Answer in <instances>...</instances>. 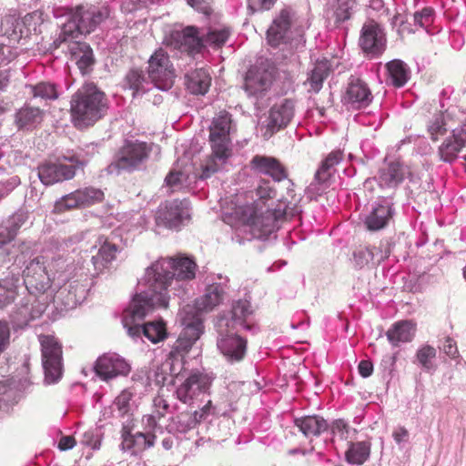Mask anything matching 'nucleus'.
Wrapping results in <instances>:
<instances>
[{"instance_id": "1", "label": "nucleus", "mask_w": 466, "mask_h": 466, "mask_svg": "<svg viewBox=\"0 0 466 466\" xmlns=\"http://www.w3.org/2000/svg\"><path fill=\"white\" fill-rule=\"evenodd\" d=\"M232 129V116L227 111L217 114L209 126L208 141L211 154L202 165L201 179L210 177L227 162L231 153L230 131Z\"/></svg>"}, {"instance_id": "2", "label": "nucleus", "mask_w": 466, "mask_h": 466, "mask_svg": "<svg viewBox=\"0 0 466 466\" xmlns=\"http://www.w3.org/2000/svg\"><path fill=\"white\" fill-rule=\"evenodd\" d=\"M222 220L233 229L240 226H249L260 233H275L279 229L291 233V228H286L283 224L287 223L286 213L280 209H268L258 214V208L253 204L238 206L233 211H223Z\"/></svg>"}, {"instance_id": "3", "label": "nucleus", "mask_w": 466, "mask_h": 466, "mask_svg": "<svg viewBox=\"0 0 466 466\" xmlns=\"http://www.w3.org/2000/svg\"><path fill=\"white\" fill-rule=\"evenodd\" d=\"M70 105L72 121L78 128L94 125L108 109L106 94L94 84L82 86L72 96Z\"/></svg>"}, {"instance_id": "4", "label": "nucleus", "mask_w": 466, "mask_h": 466, "mask_svg": "<svg viewBox=\"0 0 466 466\" xmlns=\"http://www.w3.org/2000/svg\"><path fill=\"white\" fill-rule=\"evenodd\" d=\"M306 23L303 18L289 6H285L276 14L267 31V38L270 46L290 44L295 48L303 46L305 40Z\"/></svg>"}, {"instance_id": "5", "label": "nucleus", "mask_w": 466, "mask_h": 466, "mask_svg": "<svg viewBox=\"0 0 466 466\" xmlns=\"http://www.w3.org/2000/svg\"><path fill=\"white\" fill-rule=\"evenodd\" d=\"M69 21L61 29L58 40L66 42L77 35H88L96 30L110 15V10L106 5H79L75 8H66Z\"/></svg>"}, {"instance_id": "6", "label": "nucleus", "mask_w": 466, "mask_h": 466, "mask_svg": "<svg viewBox=\"0 0 466 466\" xmlns=\"http://www.w3.org/2000/svg\"><path fill=\"white\" fill-rule=\"evenodd\" d=\"M197 264L194 259L178 255L175 258H161L147 268V276L155 279L161 290L167 289L174 278L179 280H191L196 276Z\"/></svg>"}, {"instance_id": "7", "label": "nucleus", "mask_w": 466, "mask_h": 466, "mask_svg": "<svg viewBox=\"0 0 466 466\" xmlns=\"http://www.w3.org/2000/svg\"><path fill=\"white\" fill-rule=\"evenodd\" d=\"M150 282V293H137L128 308L123 312L122 322L129 332V328L139 325L137 322L142 320L148 313L157 308L167 309L169 298L165 290H161L159 287L155 286V279H148Z\"/></svg>"}, {"instance_id": "8", "label": "nucleus", "mask_w": 466, "mask_h": 466, "mask_svg": "<svg viewBox=\"0 0 466 466\" xmlns=\"http://www.w3.org/2000/svg\"><path fill=\"white\" fill-rule=\"evenodd\" d=\"M192 309L187 305L182 310V325L184 326L177 339L172 346L164 366H169L171 376L177 377L178 372L174 369V361L180 359L183 362L184 357L192 349L195 342L200 338L203 332V323L199 316H191Z\"/></svg>"}, {"instance_id": "9", "label": "nucleus", "mask_w": 466, "mask_h": 466, "mask_svg": "<svg viewBox=\"0 0 466 466\" xmlns=\"http://www.w3.org/2000/svg\"><path fill=\"white\" fill-rule=\"evenodd\" d=\"M39 342L46 380L48 383L56 382L62 376V345L53 335H40Z\"/></svg>"}, {"instance_id": "10", "label": "nucleus", "mask_w": 466, "mask_h": 466, "mask_svg": "<svg viewBox=\"0 0 466 466\" xmlns=\"http://www.w3.org/2000/svg\"><path fill=\"white\" fill-rule=\"evenodd\" d=\"M149 155V148L146 143L126 141L124 146L116 154L113 162L108 165L107 172L118 174L121 170H133L139 167Z\"/></svg>"}, {"instance_id": "11", "label": "nucleus", "mask_w": 466, "mask_h": 466, "mask_svg": "<svg viewBox=\"0 0 466 466\" xmlns=\"http://www.w3.org/2000/svg\"><path fill=\"white\" fill-rule=\"evenodd\" d=\"M275 75V66L268 60L251 66L246 74L244 88L248 96L262 97L270 88Z\"/></svg>"}, {"instance_id": "12", "label": "nucleus", "mask_w": 466, "mask_h": 466, "mask_svg": "<svg viewBox=\"0 0 466 466\" xmlns=\"http://www.w3.org/2000/svg\"><path fill=\"white\" fill-rule=\"evenodd\" d=\"M148 78L160 90H168L174 84L175 73L167 54L157 49L148 60Z\"/></svg>"}, {"instance_id": "13", "label": "nucleus", "mask_w": 466, "mask_h": 466, "mask_svg": "<svg viewBox=\"0 0 466 466\" xmlns=\"http://www.w3.org/2000/svg\"><path fill=\"white\" fill-rule=\"evenodd\" d=\"M104 199V192L93 187L76 189L55 202L54 212L63 213L72 209L86 208Z\"/></svg>"}, {"instance_id": "14", "label": "nucleus", "mask_w": 466, "mask_h": 466, "mask_svg": "<svg viewBox=\"0 0 466 466\" xmlns=\"http://www.w3.org/2000/svg\"><path fill=\"white\" fill-rule=\"evenodd\" d=\"M386 43L385 32L377 21L370 19L364 23L359 39L364 53L371 57L379 56L385 51Z\"/></svg>"}, {"instance_id": "15", "label": "nucleus", "mask_w": 466, "mask_h": 466, "mask_svg": "<svg viewBox=\"0 0 466 466\" xmlns=\"http://www.w3.org/2000/svg\"><path fill=\"white\" fill-rule=\"evenodd\" d=\"M223 321L220 320L218 326V348L228 361H240L246 355L248 341L246 339L229 331L228 321L224 328Z\"/></svg>"}, {"instance_id": "16", "label": "nucleus", "mask_w": 466, "mask_h": 466, "mask_svg": "<svg viewBox=\"0 0 466 466\" xmlns=\"http://www.w3.org/2000/svg\"><path fill=\"white\" fill-rule=\"evenodd\" d=\"M188 204L186 199L167 201L161 204L156 214V223L166 229H178L183 220L189 217Z\"/></svg>"}, {"instance_id": "17", "label": "nucleus", "mask_w": 466, "mask_h": 466, "mask_svg": "<svg viewBox=\"0 0 466 466\" xmlns=\"http://www.w3.org/2000/svg\"><path fill=\"white\" fill-rule=\"evenodd\" d=\"M295 114V102L286 98L279 104H275L269 110L267 123L262 126L263 137L270 138L274 134L285 128L292 120Z\"/></svg>"}, {"instance_id": "18", "label": "nucleus", "mask_w": 466, "mask_h": 466, "mask_svg": "<svg viewBox=\"0 0 466 466\" xmlns=\"http://www.w3.org/2000/svg\"><path fill=\"white\" fill-rule=\"evenodd\" d=\"M24 281L30 292L44 293L51 287V279L44 259H32L24 270Z\"/></svg>"}, {"instance_id": "19", "label": "nucleus", "mask_w": 466, "mask_h": 466, "mask_svg": "<svg viewBox=\"0 0 466 466\" xmlns=\"http://www.w3.org/2000/svg\"><path fill=\"white\" fill-rule=\"evenodd\" d=\"M130 370V365L126 360L115 353L100 356L95 364L96 374L103 380H109L118 376H127Z\"/></svg>"}, {"instance_id": "20", "label": "nucleus", "mask_w": 466, "mask_h": 466, "mask_svg": "<svg viewBox=\"0 0 466 466\" xmlns=\"http://www.w3.org/2000/svg\"><path fill=\"white\" fill-rule=\"evenodd\" d=\"M210 385L211 379L208 375L195 371L177 387L176 395L181 402L191 404L200 393L208 390Z\"/></svg>"}, {"instance_id": "21", "label": "nucleus", "mask_w": 466, "mask_h": 466, "mask_svg": "<svg viewBox=\"0 0 466 466\" xmlns=\"http://www.w3.org/2000/svg\"><path fill=\"white\" fill-rule=\"evenodd\" d=\"M393 203L387 198L375 202L364 218L366 228L370 231L383 230L393 222Z\"/></svg>"}, {"instance_id": "22", "label": "nucleus", "mask_w": 466, "mask_h": 466, "mask_svg": "<svg viewBox=\"0 0 466 466\" xmlns=\"http://www.w3.org/2000/svg\"><path fill=\"white\" fill-rule=\"evenodd\" d=\"M171 40L175 48L190 56L200 53L205 47L204 34L200 36L198 28L193 25L174 31Z\"/></svg>"}, {"instance_id": "23", "label": "nucleus", "mask_w": 466, "mask_h": 466, "mask_svg": "<svg viewBox=\"0 0 466 466\" xmlns=\"http://www.w3.org/2000/svg\"><path fill=\"white\" fill-rule=\"evenodd\" d=\"M250 166L256 173L270 177L274 183L280 184L281 179L288 177L286 167L273 157L256 155L252 157Z\"/></svg>"}, {"instance_id": "24", "label": "nucleus", "mask_w": 466, "mask_h": 466, "mask_svg": "<svg viewBox=\"0 0 466 466\" xmlns=\"http://www.w3.org/2000/svg\"><path fill=\"white\" fill-rule=\"evenodd\" d=\"M372 94L365 82L359 78L352 79L342 97V102L352 109L367 107L372 101Z\"/></svg>"}, {"instance_id": "25", "label": "nucleus", "mask_w": 466, "mask_h": 466, "mask_svg": "<svg viewBox=\"0 0 466 466\" xmlns=\"http://www.w3.org/2000/svg\"><path fill=\"white\" fill-rule=\"evenodd\" d=\"M76 175L74 165H66L61 162L46 163L38 167V177L41 182L46 186L69 180Z\"/></svg>"}, {"instance_id": "26", "label": "nucleus", "mask_w": 466, "mask_h": 466, "mask_svg": "<svg viewBox=\"0 0 466 466\" xmlns=\"http://www.w3.org/2000/svg\"><path fill=\"white\" fill-rule=\"evenodd\" d=\"M131 431V426L128 424L123 425L121 430V446L124 451H129L132 454L137 455L154 446L156 441L154 434H145L142 432L133 434Z\"/></svg>"}, {"instance_id": "27", "label": "nucleus", "mask_w": 466, "mask_h": 466, "mask_svg": "<svg viewBox=\"0 0 466 466\" xmlns=\"http://www.w3.org/2000/svg\"><path fill=\"white\" fill-rule=\"evenodd\" d=\"M225 290L221 284H211L207 287L205 294L195 301L191 316L200 312H209L218 307L224 299Z\"/></svg>"}, {"instance_id": "28", "label": "nucleus", "mask_w": 466, "mask_h": 466, "mask_svg": "<svg viewBox=\"0 0 466 466\" xmlns=\"http://www.w3.org/2000/svg\"><path fill=\"white\" fill-rule=\"evenodd\" d=\"M71 60L75 61L83 75L89 73L95 64L93 51L89 45L84 42H71L67 48Z\"/></svg>"}, {"instance_id": "29", "label": "nucleus", "mask_w": 466, "mask_h": 466, "mask_svg": "<svg viewBox=\"0 0 466 466\" xmlns=\"http://www.w3.org/2000/svg\"><path fill=\"white\" fill-rule=\"evenodd\" d=\"M128 334L132 337H140L142 334L152 343L164 340L167 336V327L163 320L149 321L143 325H135L129 328Z\"/></svg>"}, {"instance_id": "30", "label": "nucleus", "mask_w": 466, "mask_h": 466, "mask_svg": "<svg viewBox=\"0 0 466 466\" xmlns=\"http://www.w3.org/2000/svg\"><path fill=\"white\" fill-rule=\"evenodd\" d=\"M415 331L416 324L411 320H400L387 330L386 336L392 346L398 347L400 343L410 342L415 336Z\"/></svg>"}, {"instance_id": "31", "label": "nucleus", "mask_w": 466, "mask_h": 466, "mask_svg": "<svg viewBox=\"0 0 466 466\" xmlns=\"http://www.w3.org/2000/svg\"><path fill=\"white\" fill-rule=\"evenodd\" d=\"M408 173L407 168L399 162H391L380 168L379 172V184L381 187L394 188L398 187Z\"/></svg>"}, {"instance_id": "32", "label": "nucleus", "mask_w": 466, "mask_h": 466, "mask_svg": "<svg viewBox=\"0 0 466 466\" xmlns=\"http://www.w3.org/2000/svg\"><path fill=\"white\" fill-rule=\"evenodd\" d=\"M210 84L211 76L205 68H196L185 76L186 87L193 95H205Z\"/></svg>"}, {"instance_id": "33", "label": "nucleus", "mask_w": 466, "mask_h": 466, "mask_svg": "<svg viewBox=\"0 0 466 466\" xmlns=\"http://www.w3.org/2000/svg\"><path fill=\"white\" fill-rule=\"evenodd\" d=\"M19 274L9 273L0 279V309H5L15 301L19 296Z\"/></svg>"}, {"instance_id": "34", "label": "nucleus", "mask_w": 466, "mask_h": 466, "mask_svg": "<svg viewBox=\"0 0 466 466\" xmlns=\"http://www.w3.org/2000/svg\"><path fill=\"white\" fill-rule=\"evenodd\" d=\"M465 144L466 130H454L452 136L447 138L439 148L441 158L446 162H452Z\"/></svg>"}, {"instance_id": "35", "label": "nucleus", "mask_w": 466, "mask_h": 466, "mask_svg": "<svg viewBox=\"0 0 466 466\" xmlns=\"http://www.w3.org/2000/svg\"><path fill=\"white\" fill-rule=\"evenodd\" d=\"M370 441H350L345 451V460L350 464L362 465L370 459Z\"/></svg>"}, {"instance_id": "36", "label": "nucleus", "mask_w": 466, "mask_h": 466, "mask_svg": "<svg viewBox=\"0 0 466 466\" xmlns=\"http://www.w3.org/2000/svg\"><path fill=\"white\" fill-rule=\"evenodd\" d=\"M295 425L306 437L319 436L329 428L328 422L319 416H305L295 420Z\"/></svg>"}, {"instance_id": "37", "label": "nucleus", "mask_w": 466, "mask_h": 466, "mask_svg": "<svg viewBox=\"0 0 466 466\" xmlns=\"http://www.w3.org/2000/svg\"><path fill=\"white\" fill-rule=\"evenodd\" d=\"M116 246L106 241L100 247L97 254L92 257L96 276L102 274L108 268L110 263L116 258Z\"/></svg>"}, {"instance_id": "38", "label": "nucleus", "mask_w": 466, "mask_h": 466, "mask_svg": "<svg viewBox=\"0 0 466 466\" xmlns=\"http://www.w3.org/2000/svg\"><path fill=\"white\" fill-rule=\"evenodd\" d=\"M148 76L138 68H131L127 71L124 78V86L133 91V96L138 94H144L149 90L147 86L151 83Z\"/></svg>"}, {"instance_id": "39", "label": "nucleus", "mask_w": 466, "mask_h": 466, "mask_svg": "<svg viewBox=\"0 0 466 466\" xmlns=\"http://www.w3.org/2000/svg\"><path fill=\"white\" fill-rule=\"evenodd\" d=\"M388 71V80L395 87L403 86L410 78V69L408 66L400 59H394L386 65Z\"/></svg>"}, {"instance_id": "40", "label": "nucleus", "mask_w": 466, "mask_h": 466, "mask_svg": "<svg viewBox=\"0 0 466 466\" xmlns=\"http://www.w3.org/2000/svg\"><path fill=\"white\" fill-rule=\"evenodd\" d=\"M43 120V111L38 107L25 106L15 114V124L19 129L31 128Z\"/></svg>"}, {"instance_id": "41", "label": "nucleus", "mask_w": 466, "mask_h": 466, "mask_svg": "<svg viewBox=\"0 0 466 466\" xmlns=\"http://www.w3.org/2000/svg\"><path fill=\"white\" fill-rule=\"evenodd\" d=\"M342 159L341 151H333L321 162L320 167L315 174V179L319 184L326 183L335 171V166L338 165Z\"/></svg>"}, {"instance_id": "42", "label": "nucleus", "mask_w": 466, "mask_h": 466, "mask_svg": "<svg viewBox=\"0 0 466 466\" xmlns=\"http://www.w3.org/2000/svg\"><path fill=\"white\" fill-rule=\"evenodd\" d=\"M329 71L330 66L327 59L318 61L307 80L310 86V90L315 93L319 92L322 88L323 82L328 77Z\"/></svg>"}, {"instance_id": "43", "label": "nucleus", "mask_w": 466, "mask_h": 466, "mask_svg": "<svg viewBox=\"0 0 466 466\" xmlns=\"http://www.w3.org/2000/svg\"><path fill=\"white\" fill-rule=\"evenodd\" d=\"M23 24L13 15H5L0 22V35L10 41L18 42L22 37Z\"/></svg>"}, {"instance_id": "44", "label": "nucleus", "mask_w": 466, "mask_h": 466, "mask_svg": "<svg viewBox=\"0 0 466 466\" xmlns=\"http://www.w3.org/2000/svg\"><path fill=\"white\" fill-rule=\"evenodd\" d=\"M33 222L25 212H17L10 216L3 224L7 233H16L19 230H28Z\"/></svg>"}, {"instance_id": "45", "label": "nucleus", "mask_w": 466, "mask_h": 466, "mask_svg": "<svg viewBox=\"0 0 466 466\" xmlns=\"http://www.w3.org/2000/svg\"><path fill=\"white\" fill-rule=\"evenodd\" d=\"M232 319L239 322L247 329H251L253 325L247 323V319L253 313L250 302L248 300H238L232 307Z\"/></svg>"}, {"instance_id": "46", "label": "nucleus", "mask_w": 466, "mask_h": 466, "mask_svg": "<svg viewBox=\"0 0 466 466\" xmlns=\"http://www.w3.org/2000/svg\"><path fill=\"white\" fill-rule=\"evenodd\" d=\"M97 146L94 143L85 144L83 147H78L77 151L71 157H66L71 163H74L79 167H84L87 162L97 154Z\"/></svg>"}, {"instance_id": "47", "label": "nucleus", "mask_w": 466, "mask_h": 466, "mask_svg": "<svg viewBox=\"0 0 466 466\" xmlns=\"http://www.w3.org/2000/svg\"><path fill=\"white\" fill-rule=\"evenodd\" d=\"M357 7L356 0H337L335 17L337 22L349 20Z\"/></svg>"}, {"instance_id": "48", "label": "nucleus", "mask_w": 466, "mask_h": 466, "mask_svg": "<svg viewBox=\"0 0 466 466\" xmlns=\"http://www.w3.org/2000/svg\"><path fill=\"white\" fill-rule=\"evenodd\" d=\"M330 429L333 437L339 438L341 441L352 439V435L356 433V430L351 429L350 426L342 419L334 420Z\"/></svg>"}, {"instance_id": "49", "label": "nucleus", "mask_w": 466, "mask_h": 466, "mask_svg": "<svg viewBox=\"0 0 466 466\" xmlns=\"http://www.w3.org/2000/svg\"><path fill=\"white\" fill-rule=\"evenodd\" d=\"M229 35V32L227 29H209L206 34H204V43L206 46H212L216 47H219L223 46L228 37Z\"/></svg>"}, {"instance_id": "50", "label": "nucleus", "mask_w": 466, "mask_h": 466, "mask_svg": "<svg viewBox=\"0 0 466 466\" xmlns=\"http://www.w3.org/2000/svg\"><path fill=\"white\" fill-rule=\"evenodd\" d=\"M203 420V415L198 413L183 412L177 416L178 431L186 432L197 427Z\"/></svg>"}, {"instance_id": "51", "label": "nucleus", "mask_w": 466, "mask_h": 466, "mask_svg": "<svg viewBox=\"0 0 466 466\" xmlns=\"http://www.w3.org/2000/svg\"><path fill=\"white\" fill-rule=\"evenodd\" d=\"M32 92L35 97L42 99H56L58 96L55 85L47 82H41L32 86Z\"/></svg>"}, {"instance_id": "52", "label": "nucleus", "mask_w": 466, "mask_h": 466, "mask_svg": "<svg viewBox=\"0 0 466 466\" xmlns=\"http://www.w3.org/2000/svg\"><path fill=\"white\" fill-rule=\"evenodd\" d=\"M273 181L260 179L256 187V196L259 199H270L277 197L278 189L274 187Z\"/></svg>"}, {"instance_id": "53", "label": "nucleus", "mask_w": 466, "mask_h": 466, "mask_svg": "<svg viewBox=\"0 0 466 466\" xmlns=\"http://www.w3.org/2000/svg\"><path fill=\"white\" fill-rule=\"evenodd\" d=\"M434 11L431 7H425L420 12L413 15L414 24L420 27L426 29L433 22Z\"/></svg>"}, {"instance_id": "54", "label": "nucleus", "mask_w": 466, "mask_h": 466, "mask_svg": "<svg viewBox=\"0 0 466 466\" xmlns=\"http://www.w3.org/2000/svg\"><path fill=\"white\" fill-rule=\"evenodd\" d=\"M435 357L436 350L430 345H424L417 351V359L419 362L427 370L431 368L430 360Z\"/></svg>"}, {"instance_id": "55", "label": "nucleus", "mask_w": 466, "mask_h": 466, "mask_svg": "<svg viewBox=\"0 0 466 466\" xmlns=\"http://www.w3.org/2000/svg\"><path fill=\"white\" fill-rule=\"evenodd\" d=\"M132 397L133 394L125 390L116 398L115 404L122 416L129 412Z\"/></svg>"}, {"instance_id": "56", "label": "nucleus", "mask_w": 466, "mask_h": 466, "mask_svg": "<svg viewBox=\"0 0 466 466\" xmlns=\"http://www.w3.org/2000/svg\"><path fill=\"white\" fill-rule=\"evenodd\" d=\"M428 130L431 134V139L433 140H437L439 135H444L446 133L442 115L439 114L434 116V119L429 126Z\"/></svg>"}, {"instance_id": "57", "label": "nucleus", "mask_w": 466, "mask_h": 466, "mask_svg": "<svg viewBox=\"0 0 466 466\" xmlns=\"http://www.w3.org/2000/svg\"><path fill=\"white\" fill-rule=\"evenodd\" d=\"M11 331L7 321L0 320V356L10 344Z\"/></svg>"}, {"instance_id": "58", "label": "nucleus", "mask_w": 466, "mask_h": 466, "mask_svg": "<svg viewBox=\"0 0 466 466\" xmlns=\"http://www.w3.org/2000/svg\"><path fill=\"white\" fill-rule=\"evenodd\" d=\"M281 185H279V189L285 190V193H280V199L291 202L293 198H295L294 193V183L291 179L289 178V176L287 178L281 179Z\"/></svg>"}, {"instance_id": "59", "label": "nucleus", "mask_w": 466, "mask_h": 466, "mask_svg": "<svg viewBox=\"0 0 466 466\" xmlns=\"http://www.w3.org/2000/svg\"><path fill=\"white\" fill-rule=\"evenodd\" d=\"M14 248V235H0V256L12 254Z\"/></svg>"}, {"instance_id": "60", "label": "nucleus", "mask_w": 466, "mask_h": 466, "mask_svg": "<svg viewBox=\"0 0 466 466\" xmlns=\"http://www.w3.org/2000/svg\"><path fill=\"white\" fill-rule=\"evenodd\" d=\"M277 0H248V6L252 12L269 10Z\"/></svg>"}, {"instance_id": "61", "label": "nucleus", "mask_w": 466, "mask_h": 466, "mask_svg": "<svg viewBox=\"0 0 466 466\" xmlns=\"http://www.w3.org/2000/svg\"><path fill=\"white\" fill-rule=\"evenodd\" d=\"M187 4L195 10L205 15L211 14L212 8L210 6L211 0H187Z\"/></svg>"}, {"instance_id": "62", "label": "nucleus", "mask_w": 466, "mask_h": 466, "mask_svg": "<svg viewBox=\"0 0 466 466\" xmlns=\"http://www.w3.org/2000/svg\"><path fill=\"white\" fill-rule=\"evenodd\" d=\"M183 173L180 172V171H172L170 172L165 178V182L167 184V186H168L169 187L173 188V190H175L176 188L182 186L183 184V181H182V177H183Z\"/></svg>"}, {"instance_id": "63", "label": "nucleus", "mask_w": 466, "mask_h": 466, "mask_svg": "<svg viewBox=\"0 0 466 466\" xmlns=\"http://www.w3.org/2000/svg\"><path fill=\"white\" fill-rule=\"evenodd\" d=\"M443 351L449 357L455 359L459 355L456 342L450 337H447L443 344Z\"/></svg>"}, {"instance_id": "64", "label": "nucleus", "mask_w": 466, "mask_h": 466, "mask_svg": "<svg viewBox=\"0 0 466 466\" xmlns=\"http://www.w3.org/2000/svg\"><path fill=\"white\" fill-rule=\"evenodd\" d=\"M16 186V179L12 178L11 180L0 183V200L7 197Z\"/></svg>"}]
</instances>
